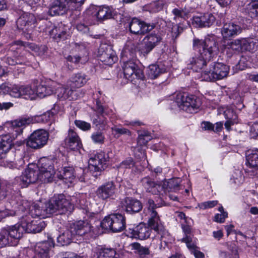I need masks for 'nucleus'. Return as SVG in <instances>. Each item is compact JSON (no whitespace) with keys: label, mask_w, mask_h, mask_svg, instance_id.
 I'll use <instances>...</instances> for the list:
<instances>
[{"label":"nucleus","mask_w":258,"mask_h":258,"mask_svg":"<svg viewBox=\"0 0 258 258\" xmlns=\"http://www.w3.org/2000/svg\"><path fill=\"white\" fill-rule=\"evenodd\" d=\"M165 71L164 69L160 68L157 64H151L149 67L147 74L150 78L154 79L164 73Z\"/></svg>","instance_id":"44"},{"label":"nucleus","mask_w":258,"mask_h":258,"mask_svg":"<svg viewBox=\"0 0 258 258\" xmlns=\"http://www.w3.org/2000/svg\"><path fill=\"white\" fill-rule=\"evenodd\" d=\"M16 205H16L14 204L13 205V206L14 208V209L13 210H10L9 209H5L3 211H0V220L9 216H14L17 214V213L20 212L19 209L15 208Z\"/></svg>","instance_id":"49"},{"label":"nucleus","mask_w":258,"mask_h":258,"mask_svg":"<svg viewBox=\"0 0 258 258\" xmlns=\"http://www.w3.org/2000/svg\"><path fill=\"white\" fill-rule=\"evenodd\" d=\"M32 122V119L30 118L23 117L20 119L16 120L13 122L14 126L21 127Z\"/></svg>","instance_id":"55"},{"label":"nucleus","mask_w":258,"mask_h":258,"mask_svg":"<svg viewBox=\"0 0 258 258\" xmlns=\"http://www.w3.org/2000/svg\"><path fill=\"white\" fill-rule=\"evenodd\" d=\"M54 161L46 157L40 159L38 161V168L40 180L44 183L53 181L55 173L54 167Z\"/></svg>","instance_id":"6"},{"label":"nucleus","mask_w":258,"mask_h":258,"mask_svg":"<svg viewBox=\"0 0 258 258\" xmlns=\"http://www.w3.org/2000/svg\"><path fill=\"white\" fill-rule=\"evenodd\" d=\"M88 79L84 74L79 73L72 75L68 85L72 88H80L84 86L87 82Z\"/></svg>","instance_id":"33"},{"label":"nucleus","mask_w":258,"mask_h":258,"mask_svg":"<svg viewBox=\"0 0 258 258\" xmlns=\"http://www.w3.org/2000/svg\"><path fill=\"white\" fill-rule=\"evenodd\" d=\"M94 258H119L113 248H98L94 254Z\"/></svg>","instance_id":"36"},{"label":"nucleus","mask_w":258,"mask_h":258,"mask_svg":"<svg viewBox=\"0 0 258 258\" xmlns=\"http://www.w3.org/2000/svg\"><path fill=\"white\" fill-rule=\"evenodd\" d=\"M20 16L16 21L17 28L24 33L29 34L35 27L37 22L34 14L23 11L20 12Z\"/></svg>","instance_id":"9"},{"label":"nucleus","mask_w":258,"mask_h":258,"mask_svg":"<svg viewBox=\"0 0 258 258\" xmlns=\"http://www.w3.org/2000/svg\"><path fill=\"white\" fill-rule=\"evenodd\" d=\"M228 216L227 213L217 214L214 217V221L218 223H223Z\"/></svg>","instance_id":"64"},{"label":"nucleus","mask_w":258,"mask_h":258,"mask_svg":"<svg viewBox=\"0 0 258 258\" xmlns=\"http://www.w3.org/2000/svg\"><path fill=\"white\" fill-rule=\"evenodd\" d=\"M68 4V0H55L49 9V13L51 16L62 15L70 10Z\"/></svg>","instance_id":"28"},{"label":"nucleus","mask_w":258,"mask_h":258,"mask_svg":"<svg viewBox=\"0 0 258 258\" xmlns=\"http://www.w3.org/2000/svg\"><path fill=\"white\" fill-rule=\"evenodd\" d=\"M28 49L33 51L36 55L39 56H42L44 55L47 50V48L45 45H41L39 46L34 43L28 42V44H27Z\"/></svg>","instance_id":"48"},{"label":"nucleus","mask_w":258,"mask_h":258,"mask_svg":"<svg viewBox=\"0 0 258 258\" xmlns=\"http://www.w3.org/2000/svg\"><path fill=\"white\" fill-rule=\"evenodd\" d=\"M137 49L136 43L132 41L127 42L121 53L122 60H125V58H133L136 56Z\"/></svg>","instance_id":"37"},{"label":"nucleus","mask_w":258,"mask_h":258,"mask_svg":"<svg viewBox=\"0 0 258 258\" xmlns=\"http://www.w3.org/2000/svg\"><path fill=\"white\" fill-rule=\"evenodd\" d=\"M74 235L70 228L65 230L57 237V242L59 245H67L71 243Z\"/></svg>","instance_id":"40"},{"label":"nucleus","mask_w":258,"mask_h":258,"mask_svg":"<svg viewBox=\"0 0 258 258\" xmlns=\"http://www.w3.org/2000/svg\"><path fill=\"white\" fill-rule=\"evenodd\" d=\"M193 48L199 53L198 57H192L188 64V68L195 72L203 69L207 62L216 56L219 52V46L217 38L213 35H208L204 40L195 38L193 40Z\"/></svg>","instance_id":"2"},{"label":"nucleus","mask_w":258,"mask_h":258,"mask_svg":"<svg viewBox=\"0 0 258 258\" xmlns=\"http://www.w3.org/2000/svg\"><path fill=\"white\" fill-rule=\"evenodd\" d=\"M246 164L252 171H258V149L248 152L246 155Z\"/></svg>","instance_id":"35"},{"label":"nucleus","mask_w":258,"mask_h":258,"mask_svg":"<svg viewBox=\"0 0 258 258\" xmlns=\"http://www.w3.org/2000/svg\"><path fill=\"white\" fill-rule=\"evenodd\" d=\"M73 208L70 198H67L63 194L54 195L49 201L46 203V210L49 214L58 212L60 214L71 212Z\"/></svg>","instance_id":"3"},{"label":"nucleus","mask_w":258,"mask_h":258,"mask_svg":"<svg viewBox=\"0 0 258 258\" xmlns=\"http://www.w3.org/2000/svg\"><path fill=\"white\" fill-rule=\"evenodd\" d=\"M142 146L138 145L134 149V153L136 156H138L140 159H146V155L145 152V150L141 147Z\"/></svg>","instance_id":"62"},{"label":"nucleus","mask_w":258,"mask_h":258,"mask_svg":"<svg viewBox=\"0 0 258 258\" xmlns=\"http://www.w3.org/2000/svg\"><path fill=\"white\" fill-rule=\"evenodd\" d=\"M224 116L227 119L236 121L237 118V114L233 110L230 108L226 109L224 112Z\"/></svg>","instance_id":"59"},{"label":"nucleus","mask_w":258,"mask_h":258,"mask_svg":"<svg viewBox=\"0 0 258 258\" xmlns=\"http://www.w3.org/2000/svg\"><path fill=\"white\" fill-rule=\"evenodd\" d=\"M49 138L48 133L44 130H38L31 134L27 141V146L32 149H38L44 147Z\"/></svg>","instance_id":"10"},{"label":"nucleus","mask_w":258,"mask_h":258,"mask_svg":"<svg viewBox=\"0 0 258 258\" xmlns=\"http://www.w3.org/2000/svg\"><path fill=\"white\" fill-rule=\"evenodd\" d=\"M37 167L35 169L28 167L25 172L21 176L20 184L22 187H26L30 183L36 182L38 179L40 180L39 170Z\"/></svg>","instance_id":"16"},{"label":"nucleus","mask_w":258,"mask_h":258,"mask_svg":"<svg viewBox=\"0 0 258 258\" xmlns=\"http://www.w3.org/2000/svg\"><path fill=\"white\" fill-rule=\"evenodd\" d=\"M36 90V97L43 98L53 93V90L50 86L44 85H39Z\"/></svg>","instance_id":"42"},{"label":"nucleus","mask_w":258,"mask_h":258,"mask_svg":"<svg viewBox=\"0 0 258 258\" xmlns=\"http://www.w3.org/2000/svg\"><path fill=\"white\" fill-rule=\"evenodd\" d=\"M75 123L77 127L84 131H88L91 128V124L84 121L76 120Z\"/></svg>","instance_id":"60"},{"label":"nucleus","mask_w":258,"mask_h":258,"mask_svg":"<svg viewBox=\"0 0 258 258\" xmlns=\"http://www.w3.org/2000/svg\"><path fill=\"white\" fill-rule=\"evenodd\" d=\"M102 228L113 232L123 231L125 227V217L119 214H114L106 217L101 222Z\"/></svg>","instance_id":"7"},{"label":"nucleus","mask_w":258,"mask_h":258,"mask_svg":"<svg viewBox=\"0 0 258 258\" xmlns=\"http://www.w3.org/2000/svg\"><path fill=\"white\" fill-rule=\"evenodd\" d=\"M182 28L178 25L173 26L172 28L171 34L172 36L177 38L178 36L182 32Z\"/></svg>","instance_id":"63"},{"label":"nucleus","mask_w":258,"mask_h":258,"mask_svg":"<svg viewBox=\"0 0 258 258\" xmlns=\"http://www.w3.org/2000/svg\"><path fill=\"white\" fill-rule=\"evenodd\" d=\"M122 69L125 77L133 81L135 79H142L144 78L143 71L138 67L133 60H123Z\"/></svg>","instance_id":"12"},{"label":"nucleus","mask_w":258,"mask_h":258,"mask_svg":"<svg viewBox=\"0 0 258 258\" xmlns=\"http://www.w3.org/2000/svg\"><path fill=\"white\" fill-rule=\"evenodd\" d=\"M142 186L147 192H151L153 195H158L162 189L161 186L154 181L149 177H145L141 180Z\"/></svg>","instance_id":"30"},{"label":"nucleus","mask_w":258,"mask_h":258,"mask_svg":"<svg viewBox=\"0 0 258 258\" xmlns=\"http://www.w3.org/2000/svg\"><path fill=\"white\" fill-rule=\"evenodd\" d=\"M92 227L87 221H78L71 225L70 228L74 235L83 236L89 233Z\"/></svg>","instance_id":"22"},{"label":"nucleus","mask_w":258,"mask_h":258,"mask_svg":"<svg viewBox=\"0 0 258 258\" xmlns=\"http://www.w3.org/2000/svg\"><path fill=\"white\" fill-rule=\"evenodd\" d=\"M135 165L133 158L130 157L123 161L118 166L119 169L131 168Z\"/></svg>","instance_id":"57"},{"label":"nucleus","mask_w":258,"mask_h":258,"mask_svg":"<svg viewBox=\"0 0 258 258\" xmlns=\"http://www.w3.org/2000/svg\"><path fill=\"white\" fill-rule=\"evenodd\" d=\"M84 169L81 168L75 169L73 167H65L60 172V178L67 183H73L77 177L81 182L85 181Z\"/></svg>","instance_id":"11"},{"label":"nucleus","mask_w":258,"mask_h":258,"mask_svg":"<svg viewBox=\"0 0 258 258\" xmlns=\"http://www.w3.org/2000/svg\"><path fill=\"white\" fill-rule=\"evenodd\" d=\"M242 31L241 27L233 23H226L221 28V33L224 39H230Z\"/></svg>","instance_id":"23"},{"label":"nucleus","mask_w":258,"mask_h":258,"mask_svg":"<svg viewBox=\"0 0 258 258\" xmlns=\"http://www.w3.org/2000/svg\"><path fill=\"white\" fill-rule=\"evenodd\" d=\"M22 97L27 99L34 100L36 98L35 89L29 86H21Z\"/></svg>","instance_id":"43"},{"label":"nucleus","mask_w":258,"mask_h":258,"mask_svg":"<svg viewBox=\"0 0 258 258\" xmlns=\"http://www.w3.org/2000/svg\"><path fill=\"white\" fill-rule=\"evenodd\" d=\"M155 27L154 24H148L136 18H133L129 24L130 32L134 34L143 35L152 30Z\"/></svg>","instance_id":"15"},{"label":"nucleus","mask_w":258,"mask_h":258,"mask_svg":"<svg viewBox=\"0 0 258 258\" xmlns=\"http://www.w3.org/2000/svg\"><path fill=\"white\" fill-rule=\"evenodd\" d=\"M175 101L179 108L190 113L196 112L201 106V101L199 98L186 93H177Z\"/></svg>","instance_id":"4"},{"label":"nucleus","mask_w":258,"mask_h":258,"mask_svg":"<svg viewBox=\"0 0 258 258\" xmlns=\"http://www.w3.org/2000/svg\"><path fill=\"white\" fill-rule=\"evenodd\" d=\"M91 139L95 143L102 144L104 141V136L102 133L96 132L92 135Z\"/></svg>","instance_id":"58"},{"label":"nucleus","mask_w":258,"mask_h":258,"mask_svg":"<svg viewBox=\"0 0 258 258\" xmlns=\"http://www.w3.org/2000/svg\"><path fill=\"white\" fill-rule=\"evenodd\" d=\"M115 185L112 181L106 182L99 186L96 190L97 197L100 200H105L115 193Z\"/></svg>","instance_id":"20"},{"label":"nucleus","mask_w":258,"mask_h":258,"mask_svg":"<svg viewBox=\"0 0 258 258\" xmlns=\"http://www.w3.org/2000/svg\"><path fill=\"white\" fill-rule=\"evenodd\" d=\"M27 44H28V42L20 40L14 41L9 45V52L11 53L12 55H24V56H26L28 54L29 56L30 54L29 53L22 52V50L28 49V47L26 46Z\"/></svg>","instance_id":"31"},{"label":"nucleus","mask_w":258,"mask_h":258,"mask_svg":"<svg viewBox=\"0 0 258 258\" xmlns=\"http://www.w3.org/2000/svg\"><path fill=\"white\" fill-rule=\"evenodd\" d=\"M229 67L221 62H214L209 69L202 73V77L206 81H215L226 77L229 73Z\"/></svg>","instance_id":"5"},{"label":"nucleus","mask_w":258,"mask_h":258,"mask_svg":"<svg viewBox=\"0 0 258 258\" xmlns=\"http://www.w3.org/2000/svg\"><path fill=\"white\" fill-rule=\"evenodd\" d=\"M151 139L152 137L148 131H141L139 132L137 144L140 146H145Z\"/></svg>","instance_id":"47"},{"label":"nucleus","mask_w":258,"mask_h":258,"mask_svg":"<svg viewBox=\"0 0 258 258\" xmlns=\"http://www.w3.org/2000/svg\"><path fill=\"white\" fill-rule=\"evenodd\" d=\"M111 130L115 133V136H117V138L119 137V136L122 135H126L128 136L132 135L131 132L128 129L124 127L120 128L116 125H114L113 127H111Z\"/></svg>","instance_id":"51"},{"label":"nucleus","mask_w":258,"mask_h":258,"mask_svg":"<svg viewBox=\"0 0 258 258\" xmlns=\"http://www.w3.org/2000/svg\"><path fill=\"white\" fill-rule=\"evenodd\" d=\"M132 250H134L135 252L140 256L143 257L150 254L149 248L146 246L141 245L139 243L134 242L130 244Z\"/></svg>","instance_id":"41"},{"label":"nucleus","mask_w":258,"mask_h":258,"mask_svg":"<svg viewBox=\"0 0 258 258\" xmlns=\"http://www.w3.org/2000/svg\"><path fill=\"white\" fill-rule=\"evenodd\" d=\"M218 204L217 201H209L202 203L199 205V207L202 209H206L211 208L216 206Z\"/></svg>","instance_id":"61"},{"label":"nucleus","mask_w":258,"mask_h":258,"mask_svg":"<svg viewBox=\"0 0 258 258\" xmlns=\"http://www.w3.org/2000/svg\"><path fill=\"white\" fill-rule=\"evenodd\" d=\"M181 180L179 178H174L170 179L167 181H165L162 186V189H165L168 191L177 192L180 189V184Z\"/></svg>","instance_id":"38"},{"label":"nucleus","mask_w":258,"mask_h":258,"mask_svg":"<svg viewBox=\"0 0 258 258\" xmlns=\"http://www.w3.org/2000/svg\"><path fill=\"white\" fill-rule=\"evenodd\" d=\"M44 221L40 220H32L30 222H23L2 228L0 230V247L7 246H16L22 237L24 232L38 233L45 227Z\"/></svg>","instance_id":"1"},{"label":"nucleus","mask_w":258,"mask_h":258,"mask_svg":"<svg viewBox=\"0 0 258 258\" xmlns=\"http://www.w3.org/2000/svg\"><path fill=\"white\" fill-rule=\"evenodd\" d=\"M13 146V139L10 135L0 136V158H5Z\"/></svg>","instance_id":"29"},{"label":"nucleus","mask_w":258,"mask_h":258,"mask_svg":"<svg viewBox=\"0 0 258 258\" xmlns=\"http://www.w3.org/2000/svg\"><path fill=\"white\" fill-rule=\"evenodd\" d=\"M85 0H68L70 10H77L84 4Z\"/></svg>","instance_id":"52"},{"label":"nucleus","mask_w":258,"mask_h":258,"mask_svg":"<svg viewBox=\"0 0 258 258\" xmlns=\"http://www.w3.org/2000/svg\"><path fill=\"white\" fill-rule=\"evenodd\" d=\"M75 91L72 88L69 89L68 87L61 86L56 89L57 97L59 100H74L77 99V96L74 95Z\"/></svg>","instance_id":"34"},{"label":"nucleus","mask_w":258,"mask_h":258,"mask_svg":"<svg viewBox=\"0 0 258 258\" xmlns=\"http://www.w3.org/2000/svg\"><path fill=\"white\" fill-rule=\"evenodd\" d=\"M116 13L112 7L102 6L99 7L96 16L98 19L103 20L111 18H115Z\"/></svg>","instance_id":"32"},{"label":"nucleus","mask_w":258,"mask_h":258,"mask_svg":"<svg viewBox=\"0 0 258 258\" xmlns=\"http://www.w3.org/2000/svg\"><path fill=\"white\" fill-rule=\"evenodd\" d=\"M151 232V229L149 226H147L145 223H140L132 230L131 237L141 240L145 239L149 237Z\"/></svg>","instance_id":"26"},{"label":"nucleus","mask_w":258,"mask_h":258,"mask_svg":"<svg viewBox=\"0 0 258 258\" xmlns=\"http://www.w3.org/2000/svg\"><path fill=\"white\" fill-rule=\"evenodd\" d=\"M92 119L93 123L96 126L100 124L104 126L107 124V120L103 114H96L92 117Z\"/></svg>","instance_id":"50"},{"label":"nucleus","mask_w":258,"mask_h":258,"mask_svg":"<svg viewBox=\"0 0 258 258\" xmlns=\"http://www.w3.org/2000/svg\"><path fill=\"white\" fill-rule=\"evenodd\" d=\"M6 62L9 65L14 66L16 64L27 65L29 62V59L26 56L21 55H13L12 56H8L6 58Z\"/></svg>","instance_id":"39"},{"label":"nucleus","mask_w":258,"mask_h":258,"mask_svg":"<svg viewBox=\"0 0 258 258\" xmlns=\"http://www.w3.org/2000/svg\"><path fill=\"white\" fill-rule=\"evenodd\" d=\"M215 20V17L211 14H201L192 18V25L196 27H206L211 26Z\"/></svg>","instance_id":"24"},{"label":"nucleus","mask_w":258,"mask_h":258,"mask_svg":"<svg viewBox=\"0 0 258 258\" xmlns=\"http://www.w3.org/2000/svg\"><path fill=\"white\" fill-rule=\"evenodd\" d=\"M148 226L154 230L158 234V237L161 241L167 243L165 239L166 236H168V232L165 230L160 220V218L148 220Z\"/></svg>","instance_id":"25"},{"label":"nucleus","mask_w":258,"mask_h":258,"mask_svg":"<svg viewBox=\"0 0 258 258\" xmlns=\"http://www.w3.org/2000/svg\"><path fill=\"white\" fill-rule=\"evenodd\" d=\"M245 11L251 18L258 19V1H252L247 4Z\"/></svg>","instance_id":"45"},{"label":"nucleus","mask_w":258,"mask_h":258,"mask_svg":"<svg viewBox=\"0 0 258 258\" xmlns=\"http://www.w3.org/2000/svg\"><path fill=\"white\" fill-rule=\"evenodd\" d=\"M64 141L66 145L73 150H78L82 146L78 134L72 129L69 130Z\"/></svg>","instance_id":"27"},{"label":"nucleus","mask_w":258,"mask_h":258,"mask_svg":"<svg viewBox=\"0 0 258 258\" xmlns=\"http://www.w3.org/2000/svg\"><path fill=\"white\" fill-rule=\"evenodd\" d=\"M99 57L104 64L111 65L117 59L115 52L110 46L103 45L99 49Z\"/></svg>","instance_id":"17"},{"label":"nucleus","mask_w":258,"mask_h":258,"mask_svg":"<svg viewBox=\"0 0 258 258\" xmlns=\"http://www.w3.org/2000/svg\"><path fill=\"white\" fill-rule=\"evenodd\" d=\"M160 36L151 33L144 37L139 51L144 56H147L161 41Z\"/></svg>","instance_id":"13"},{"label":"nucleus","mask_w":258,"mask_h":258,"mask_svg":"<svg viewBox=\"0 0 258 258\" xmlns=\"http://www.w3.org/2000/svg\"><path fill=\"white\" fill-rule=\"evenodd\" d=\"M255 43L256 42H254L253 40L250 39H237L228 42L226 45V48L239 53L243 51L252 50Z\"/></svg>","instance_id":"14"},{"label":"nucleus","mask_w":258,"mask_h":258,"mask_svg":"<svg viewBox=\"0 0 258 258\" xmlns=\"http://www.w3.org/2000/svg\"><path fill=\"white\" fill-rule=\"evenodd\" d=\"M21 86L13 85L11 87L10 95L15 98L22 97Z\"/></svg>","instance_id":"56"},{"label":"nucleus","mask_w":258,"mask_h":258,"mask_svg":"<svg viewBox=\"0 0 258 258\" xmlns=\"http://www.w3.org/2000/svg\"><path fill=\"white\" fill-rule=\"evenodd\" d=\"M147 215L148 216V220H152L153 219L159 218V216L157 212L156 211L157 205L155 204L153 200L149 199L147 203Z\"/></svg>","instance_id":"46"},{"label":"nucleus","mask_w":258,"mask_h":258,"mask_svg":"<svg viewBox=\"0 0 258 258\" xmlns=\"http://www.w3.org/2000/svg\"><path fill=\"white\" fill-rule=\"evenodd\" d=\"M54 246L53 241L50 239L49 241L39 242L35 246L34 258H47L50 248Z\"/></svg>","instance_id":"21"},{"label":"nucleus","mask_w":258,"mask_h":258,"mask_svg":"<svg viewBox=\"0 0 258 258\" xmlns=\"http://www.w3.org/2000/svg\"><path fill=\"white\" fill-rule=\"evenodd\" d=\"M104 153H100L91 157L89 160V168L91 171H100L104 169L108 161Z\"/></svg>","instance_id":"18"},{"label":"nucleus","mask_w":258,"mask_h":258,"mask_svg":"<svg viewBox=\"0 0 258 258\" xmlns=\"http://www.w3.org/2000/svg\"><path fill=\"white\" fill-rule=\"evenodd\" d=\"M120 206L122 210L129 214L139 212L143 208L142 203L139 200L128 197L122 200Z\"/></svg>","instance_id":"19"},{"label":"nucleus","mask_w":258,"mask_h":258,"mask_svg":"<svg viewBox=\"0 0 258 258\" xmlns=\"http://www.w3.org/2000/svg\"><path fill=\"white\" fill-rule=\"evenodd\" d=\"M182 241L185 242L187 247L191 251L196 249L197 246L192 240V237L191 235H187L182 239Z\"/></svg>","instance_id":"54"},{"label":"nucleus","mask_w":258,"mask_h":258,"mask_svg":"<svg viewBox=\"0 0 258 258\" xmlns=\"http://www.w3.org/2000/svg\"><path fill=\"white\" fill-rule=\"evenodd\" d=\"M172 13L175 20L179 19H184L187 15L186 13L182 9L175 8L172 10Z\"/></svg>","instance_id":"53"},{"label":"nucleus","mask_w":258,"mask_h":258,"mask_svg":"<svg viewBox=\"0 0 258 258\" xmlns=\"http://www.w3.org/2000/svg\"><path fill=\"white\" fill-rule=\"evenodd\" d=\"M15 208L19 209V211L28 213L29 215L25 216H29L33 218L39 217L40 218H44L46 217L47 214H49L46 210V205H45L44 209H40V207L36 204H33L30 205V203L27 201H22L20 203H17Z\"/></svg>","instance_id":"8"}]
</instances>
